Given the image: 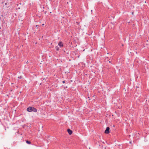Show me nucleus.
I'll use <instances>...</instances> for the list:
<instances>
[{
	"label": "nucleus",
	"mask_w": 149,
	"mask_h": 149,
	"mask_svg": "<svg viewBox=\"0 0 149 149\" xmlns=\"http://www.w3.org/2000/svg\"><path fill=\"white\" fill-rule=\"evenodd\" d=\"M42 26H43L44 25V24H42Z\"/></svg>",
	"instance_id": "nucleus-11"
},
{
	"label": "nucleus",
	"mask_w": 149,
	"mask_h": 149,
	"mask_svg": "<svg viewBox=\"0 0 149 149\" xmlns=\"http://www.w3.org/2000/svg\"><path fill=\"white\" fill-rule=\"evenodd\" d=\"M0 29H1V28L0 27Z\"/></svg>",
	"instance_id": "nucleus-17"
},
{
	"label": "nucleus",
	"mask_w": 149,
	"mask_h": 149,
	"mask_svg": "<svg viewBox=\"0 0 149 149\" xmlns=\"http://www.w3.org/2000/svg\"><path fill=\"white\" fill-rule=\"evenodd\" d=\"M67 132L69 135H71L72 133V131L69 128L67 129Z\"/></svg>",
	"instance_id": "nucleus-3"
},
{
	"label": "nucleus",
	"mask_w": 149,
	"mask_h": 149,
	"mask_svg": "<svg viewBox=\"0 0 149 149\" xmlns=\"http://www.w3.org/2000/svg\"><path fill=\"white\" fill-rule=\"evenodd\" d=\"M38 25H36V27H38Z\"/></svg>",
	"instance_id": "nucleus-10"
},
{
	"label": "nucleus",
	"mask_w": 149,
	"mask_h": 149,
	"mask_svg": "<svg viewBox=\"0 0 149 149\" xmlns=\"http://www.w3.org/2000/svg\"><path fill=\"white\" fill-rule=\"evenodd\" d=\"M27 111L28 112H37V109H36L33 107H28L26 109Z\"/></svg>",
	"instance_id": "nucleus-1"
},
{
	"label": "nucleus",
	"mask_w": 149,
	"mask_h": 149,
	"mask_svg": "<svg viewBox=\"0 0 149 149\" xmlns=\"http://www.w3.org/2000/svg\"><path fill=\"white\" fill-rule=\"evenodd\" d=\"M110 128L109 127L106 128V130L104 131V133L106 134H108L109 133Z\"/></svg>",
	"instance_id": "nucleus-2"
},
{
	"label": "nucleus",
	"mask_w": 149,
	"mask_h": 149,
	"mask_svg": "<svg viewBox=\"0 0 149 149\" xmlns=\"http://www.w3.org/2000/svg\"><path fill=\"white\" fill-rule=\"evenodd\" d=\"M58 45L61 47H63V44L62 42L60 41L58 43Z\"/></svg>",
	"instance_id": "nucleus-4"
},
{
	"label": "nucleus",
	"mask_w": 149,
	"mask_h": 149,
	"mask_svg": "<svg viewBox=\"0 0 149 149\" xmlns=\"http://www.w3.org/2000/svg\"><path fill=\"white\" fill-rule=\"evenodd\" d=\"M113 127H115V125H113Z\"/></svg>",
	"instance_id": "nucleus-13"
},
{
	"label": "nucleus",
	"mask_w": 149,
	"mask_h": 149,
	"mask_svg": "<svg viewBox=\"0 0 149 149\" xmlns=\"http://www.w3.org/2000/svg\"><path fill=\"white\" fill-rule=\"evenodd\" d=\"M3 2H2V4H3Z\"/></svg>",
	"instance_id": "nucleus-12"
},
{
	"label": "nucleus",
	"mask_w": 149,
	"mask_h": 149,
	"mask_svg": "<svg viewBox=\"0 0 149 149\" xmlns=\"http://www.w3.org/2000/svg\"><path fill=\"white\" fill-rule=\"evenodd\" d=\"M5 5H7V3H5Z\"/></svg>",
	"instance_id": "nucleus-9"
},
{
	"label": "nucleus",
	"mask_w": 149,
	"mask_h": 149,
	"mask_svg": "<svg viewBox=\"0 0 149 149\" xmlns=\"http://www.w3.org/2000/svg\"><path fill=\"white\" fill-rule=\"evenodd\" d=\"M19 78V79H21L22 78V76H20L19 77H18Z\"/></svg>",
	"instance_id": "nucleus-7"
},
{
	"label": "nucleus",
	"mask_w": 149,
	"mask_h": 149,
	"mask_svg": "<svg viewBox=\"0 0 149 149\" xmlns=\"http://www.w3.org/2000/svg\"><path fill=\"white\" fill-rule=\"evenodd\" d=\"M62 82L63 83H65V81H62Z\"/></svg>",
	"instance_id": "nucleus-8"
},
{
	"label": "nucleus",
	"mask_w": 149,
	"mask_h": 149,
	"mask_svg": "<svg viewBox=\"0 0 149 149\" xmlns=\"http://www.w3.org/2000/svg\"><path fill=\"white\" fill-rule=\"evenodd\" d=\"M130 143H131V142H130Z\"/></svg>",
	"instance_id": "nucleus-15"
},
{
	"label": "nucleus",
	"mask_w": 149,
	"mask_h": 149,
	"mask_svg": "<svg viewBox=\"0 0 149 149\" xmlns=\"http://www.w3.org/2000/svg\"><path fill=\"white\" fill-rule=\"evenodd\" d=\"M0 29H1V28L0 27Z\"/></svg>",
	"instance_id": "nucleus-16"
},
{
	"label": "nucleus",
	"mask_w": 149,
	"mask_h": 149,
	"mask_svg": "<svg viewBox=\"0 0 149 149\" xmlns=\"http://www.w3.org/2000/svg\"><path fill=\"white\" fill-rule=\"evenodd\" d=\"M55 49H56V50L57 51H58L59 50V48L57 46H56L55 47Z\"/></svg>",
	"instance_id": "nucleus-6"
},
{
	"label": "nucleus",
	"mask_w": 149,
	"mask_h": 149,
	"mask_svg": "<svg viewBox=\"0 0 149 149\" xmlns=\"http://www.w3.org/2000/svg\"><path fill=\"white\" fill-rule=\"evenodd\" d=\"M26 142L27 144H31V142L30 141H29L28 140H26Z\"/></svg>",
	"instance_id": "nucleus-5"
},
{
	"label": "nucleus",
	"mask_w": 149,
	"mask_h": 149,
	"mask_svg": "<svg viewBox=\"0 0 149 149\" xmlns=\"http://www.w3.org/2000/svg\"><path fill=\"white\" fill-rule=\"evenodd\" d=\"M109 63H111V61H109Z\"/></svg>",
	"instance_id": "nucleus-14"
}]
</instances>
